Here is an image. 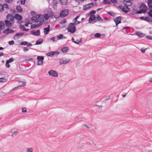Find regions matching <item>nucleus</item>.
Instances as JSON below:
<instances>
[{"label":"nucleus","mask_w":152,"mask_h":152,"mask_svg":"<svg viewBox=\"0 0 152 152\" xmlns=\"http://www.w3.org/2000/svg\"><path fill=\"white\" fill-rule=\"evenodd\" d=\"M141 149L143 152H152V142L148 143L146 146H142Z\"/></svg>","instance_id":"nucleus-1"},{"label":"nucleus","mask_w":152,"mask_h":152,"mask_svg":"<svg viewBox=\"0 0 152 152\" xmlns=\"http://www.w3.org/2000/svg\"><path fill=\"white\" fill-rule=\"evenodd\" d=\"M32 21H34V22H39L41 23L44 21L43 16L41 15H39L36 16V17L33 16L31 19Z\"/></svg>","instance_id":"nucleus-2"},{"label":"nucleus","mask_w":152,"mask_h":152,"mask_svg":"<svg viewBox=\"0 0 152 152\" xmlns=\"http://www.w3.org/2000/svg\"><path fill=\"white\" fill-rule=\"evenodd\" d=\"M76 26L73 23H70L67 27V31L68 32L71 34L74 33L76 31Z\"/></svg>","instance_id":"nucleus-3"},{"label":"nucleus","mask_w":152,"mask_h":152,"mask_svg":"<svg viewBox=\"0 0 152 152\" xmlns=\"http://www.w3.org/2000/svg\"><path fill=\"white\" fill-rule=\"evenodd\" d=\"M37 59L38 60L37 61V65H41L43 63V60L44 59V57L42 56H38L37 58Z\"/></svg>","instance_id":"nucleus-4"},{"label":"nucleus","mask_w":152,"mask_h":152,"mask_svg":"<svg viewBox=\"0 0 152 152\" xmlns=\"http://www.w3.org/2000/svg\"><path fill=\"white\" fill-rule=\"evenodd\" d=\"M94 6V4L92 3L85 5L83 7V9L86 10Z\"/></svg>","instance_id":"nucleus-5"},{"label":"nucleus","mask_w":152,"mask_h":152,"mask_svg":"<svg viewBox=\"0 0 152 152\" xmlns=\"http://www.w3.org/2000/svg\"><path fill=\"white\" fill-rule=\"evenodd\" d=\"M68 13V10H65L61 11L60 15L61 17H64L66 16Z\"/></svg>","instance_id":"nucleus-6"},{"label":"nucleus","mask_w":152,"mask_h":152,"mask_svg":"<svg viewBox=\"0 0 152 152\" xmlns=\"http://www.w3.org/2000/svg\"><path fill=\"white\" fill-rule=\"evenodd\" d=\"M48 73L50 75L54 77H57L58 75L56 71L52 70L49 71Z\"/></svg>","instance_id":"nucleus-7"},{"label":"nucleus","mask_w":152,"mask_h":152,"mask_svg":"<svg viewBox=\"0 0 152 152\" xmlns=\"http://www.w3.org/2000/svg\"><path fill=\"white\" fill-rule=\"evenodd\" d=\"M147 7L144 4H142L140 7V10H141L143 13L145 12L147 10Z\"/></svg>","instance_id":"nucleus-8"},{"label":"nucleus","mask_w":152,"mask_h":152,"mask_svg":"<svg viewBox=\"0 0 152 152\" xmlns=\"http://www.w3.org/2000/svg\"><path fill=\"white\" fill-rule=\"evenodd\" d=\"M14 17L11 14H8L7 16V20L10 22L13 21L14 20Z\"/></svg>","instance_id":"nucleus-9"},{"label":"nucleus","mask_w":152,"mask_h":152,"mask_svg":"<svg viewBox=\"0 0 152 152\" xmlns=\"http://www.w3.org/2000/svg\"><path fill=\"white\" fill-rule=\"evenodd\" d=\"M121 9L125 13H127L129 11V9L128 7V6L126 5L123 7H121Z\"/></svg>","instance_id":"nucleus-10"},{"label":"nucleus","mask_w":152,"mask_h":152,"mask_svg":"<svg viewBox=\"0 0 152 152\" xmlns=\"http://www.w3.org/2000/svg\"><path fill=\"white\" fill-rule=\"evenodd\" d=\"M23 34L22 33H17L14 35L13 37V39L15 40H17Z\"/></svg>","instance_id":"nucleus-11"},{"label":"nucleus","mask_w":152,"mask_h":152,"mask_svg":"<svg viewBox=\"0 0 152 152\" xmlns=\"http://www.w3.org/2000/svg\"><path fill=\"white\" fill-rule=\"evenodd\" d=\"M69 59L63 60V59H60L59 61L60 65L66 64L69 63L70 61Z\"/></svg>","instance_id":"nucleus-12"},{"label":"nucleus","mask_w":152,"mask_h":152,"mask_svg":"<svg viewBox=\"0 0 152 152\" xmlns=\"http://www.w3.org/2000/svg\"><path fill=\"white\" fill-rule=\"evenodd\" d=\"M14 32V30L10 28L6 29L3 31V33L6 34H8L11 33H13Z\"/></svg>","instance_id":"nucleus-13"},{"label":"nucleus","mask_w":152,"mask_h":152,"mask_svg":"<svg viewBox=\"0 0 152 152\" xmlns=\"http://www.w3.org/2000/svg\"><path fill=\"white\" fill-rule=\"evenodd\" d=\"M121 18L120 17H117L114 20L115 23V24L116 26H117L118 24L121 23Z\"/></svg>","instance_id":"nucleus-14"},{"label":"nucleus","mask_w":152,"mask_h":152,"mask_svg":"<svg viewBox=\"0 0 152 152\" xmlns=\"http://www.w3.org/2000/svg\"><path fill=\"white\" fill-rule=\"evenodd\" d=\"M43 30L44 33L45 35L48 34L50 30V26L48 25V27L44 28Z\"/></svg>","instance_id":"nucleus-15"},{"label":"nucleus","mask_w":152,"mask_h":152,"mask_svg":"<svg viewBox=\"0 0 152 152\" xmlns=\"http://www.w3.org/2000/svg\"><path fill=\"white\" fill-rule=\"evenodd\" d=\"M31 34L35 36H39L40 34V32L39 30L36 31H32L31 32Z\"/></svg>","instance_id":"nucleus-16"},{"label":"nucleus","mask_w":152,"mask_h":152,"mask_svg":"<svg viewBox=\"0 0 152 152\" xmlns=\"http://www.w3.org/2000/svg\"><path fill=\"white\" fill-rule=\"evenodd\" d=\"M14 17L15 19L18 21H20L22 19V16L18 14H15Z\"/></svg>","instance_id":"nucleus-17"},{"label":"nucleus","mask_w":152,"mask_h":152,"mask_svg":"<svg viewBox=\"0 0 152 152\" xmlns=\"http://www.w3.org/2000/svg\"><path fill=\"white\" fill-rule=\"evenodd\" d=\"M124 2L125 5L127 6H130L131 5V0H124Z\"/></svg>","instance_id":"nucleus-18"},{"label":"nucleus","mask_w":152,"mask_h":152,"mask_svg":"<svg viewBox=\"0 0 152 152\" xmlns=\"http://www.w3.org/2000/svg\"><path fill=\"white\" fill-rule=\"evenodd\" d=\"M19 83L20 85L18 86L17 87H15L13 89H12V91H13V90L16 89L18 87H22L26 85V83L24 82H20Z\"/></svg>","instance_id":"nucleus-19"},{"label":"nucleus","mask_w":152,"mask_h":152,"mask_svg":"<svg viewBox=\"0 0 152 152\" xmlns=\"http://www.w3.org/2000/svg\"><path fill=\"white\" fill-rule=\"evenodd\" d=\"M48 13L50 17L51 18H53L54 17V15L53 12L52 11V10L50 9L48 11Z\"/></svg>","instance_id":"nucleus-20"},{"label":"nucleus","mask_w":152,"mask_h":152,"mask_svg":"<svg viewBox=\"0 0 152 152\" xmlns=\"http://www.w3.org/2000/svg\"><path fill=\"white\" fill-rule=\"evenodd\" d=\"M42 25V23H39L37 24H33L31 26V28H34L36 27H38L39 26H40Z\"/></svg>","instance_id":"nucleus-21"},{"label":"nucleus","mask_w":152,"mask_h":152,"mask_svg":"<svg viewBox=\"0 0 152 152\" xmlns=\"http://www.w3.org/2000/svg\"><path fill=\"white\" fill-rule=\"evenodd\" d=\"M69 50V48L68 47H65L62 48L61 49V51L63 53H66Z\"/></svg>","instance_id":"nucleus-22"},{"label":"nucleus","mask_w":152,"mask_h":152,"mask_svg":"<svg viewBox=\"0 0 152 152\" xmlns=\"http://www.w3.org/2000/svg\"><path fill=\"white\" fill-rule=\"evenodd\" d=\"M5 23V24L6 25V26L8 27H10L12 26V24L10 22V21H9L7 20H5L4 21Z\"/></svg>","instance_id":"nucleus-23"},{"label":"nucleus","mask_w":152,"mask_h":152,"mask_svg":"<svg viewBox=\"0 0 152 152\" xmlns=\"http://www.w3.org/2000/svg\"><path fill=\"white\" fill-rule=\"evenodd\" d=\"M11 132L12 133V136H14L16 135L18 133V130L17 129L12 130Z\"/></svg>","instance_id":"nucleus-24"},{"label":"nucleus","mask_w":152,"mask_h":152,"mask_svg":"<svg viewBox=\"0 0 152 152\" xmlns=\"http://www.w3.org/2000/svg\"><path fill=\"white\" fill-rule=\"evenodd\" d=\"M148 3L149 8L152 9V0H148Z\"/></svg>","instance_id":"nucleus-25"},{"label":"nucleus","mask_w":152,"mask_h":152,"mask_svg":"<svg viewBox=\"0 0 152 152\" xmlns=\"http://www.w3.org/2000/svg\"><path fill=\"white\" fill-rule=\"evenodd\" d=\"M136 34L138 36L140 37H142L144 36V34H143L139 32H136Z\"/></svg>","instance_id":"nucleus-26"},{"label":"nucleus","mask_w":152,"mask_h":152,"mask_svg":"<svg viewBox=\"0 0 152 152\" xmlns=\"http://www.w3.org/2000/svg\"><path fill=\"white\" fill-rule=\"evenodd\" d=\"M96 18L95 16L94 15H91L90 16L89 19L88 21L89 22L90 21H92L94 20Z\"/></svg>","instance_id":"nucleus-27"},{"label":"nucleus","mask_w":152,"mask_h":152,"mask_svg":"<svg viewBox=\"0 0 152 152\" xmlns=\"http://www.w3.org/2000/svg\"><path fill=\"white\" fill-rule=\"evenodd\" d=\"M16 9L18 12L21 13L23 11V9L22 8L19 6H18L16 7Z\"/></svg>","instance_id":"nucleus-28"},{"label":"nucleus","mask_w":152,"mask_h":152,"mask_svg":"<svg viewBox=\"0 0 152 152\" xmlns=\"http://www.w3.org/2000/svg\"><path fill=\"white\" fill-rule=\"evenodd\" d=\"M7 81V79L4 77L0 78V82L5 83Z\"/></svg>","instance_id":"nucleus-29"},{"label":"nucleus","mask_w":152,"mask_h":152,"mask_svg":"<svg viewBox=\"0 0 152 152\" xmlns=\"http://www.w3.org/2000/svg\"><path fill=\"white\" fill-rule=\"evenodd\" d=\"M73 22L74 23H73L75 26L79 24L80 23V22L77 20H73Z\"/></svg>","instance_id":"nucleus-30"},{"label":"nucleus","mask_w":152,"mask_h":152,"mask_svg":"<svg viewBox=\"0 0 152 152\" xmlns=\"http://www.w3.org/2000/svg\"><path fill=\"white\" fill-rule=\"evenodd\" d=\"M61 3L63 5H65L67 3V0H60Z\"/></svg>","instance_id":"nucleus-31"},{"label":"nucleus","mask_w":152,"mask_h":152,"mask_svg":"<svg viewBox=\"0 0 152 152\" xmlns=\"http://www.w3.org/2000/svg\"><path fill=\"white\" fill-rule=\"evenodd\" d=\"M73 42L75 44H79L81 42V39H77L75 41H73Z\"/></svg>","instance_id":"nucleus-32"},{"label":"nucleus","mask_w":152,"mask_h":152,"mask_svg":"<svg viewBox=\"0 0 152 152\" xmlns=\"http://www.w3.org/2000/svg\"><path fill=\"white\" fill-rule=\"evenodd\" d=\"M57 52H50L48 53V56H53Z\"/></svg>","instance_id":"nucleus-33"},{"label":"nucleus","mask_w":152,"mask_h":152,"mask_svg":"<svg viewBox=\"0 0 152 152\" xmlns=\"http://www.w3.org/2000/svg\"><path fill=\"white\" fill-rule=\"evenodd\" d=\"M143 20H146V21H149L150 22H152V19H151L149 17H145V19H143Z\"/></svg>","instance_id":"nucleus-34"},{"label":"nucleus","mask_w":152,"mask_h":152,"mask_svg":"<svg viewBox=\"0 0 152 152\" xmlns=\"http://www.w3.org/2000/svg\"><path fill=\"white\" fill-rule=\"evenodd\" d=\"M96 18L97 19V20L98 21H99L100 22H102L103 21L102 19L99 16V15H97L96 17Z\"/></svg>","instance_id":"nucleus-35"},{"label":"nucleus","mask_w":152,"mask_h":152,"mask_svg":"<svg viewBox=\"0 0 152 152\" xmlns=\"http://www.w3.org/2000/svg\"><path fill=\"white\" fill-rule=\"evenodd\" d=\"M44 18L45 20H48L49 18V16L48 14H44V16H43V18Z\"/></svg>","instance_id":"nucleus-36"},{"label":"nucleus","mask_w":152,"mask_h":152,"mask_svg":"<svg viewBox=\"0 0 152 152\" xmlns=\"http://www.w3.org/2000/svg\"><path fill=\"white\" fill-rule=\"evenodd\" d=\"M27 152H33V149L32 148H28L27 149Z\"/></svg>","instance_id":"nucleus-37"},{"label":"nucleus","mask_w":152,"mask_h":152,"mask_svg":"<svg viewBox=\"0 0 152 152\" xmlns=\"http://www.w3.org/2000/svg\"><path fill=\"white\" fill-rule=\"evenodd\" d=\"M14 61V59L12 58H10L9 59L7 60L6 61L8 63H10Z\"/></svg>","instance_id":"nucleus-38"},{"label":"nucleus","mask_w":152,"mask_h":152,"mask_svg":"<svg viewBox=\"0 0 152 152\" xmlns=\"http://www.w3.org/2000/svg\"><path fill=\"white\" fill-rule=\"evenodd\" d=\"M43 42V41L42 40H38L36 42V45H39L41 43H42Z\"/></svg>","instance_id":"nucleus-39"},{"label":"nucleus","mask_w":152,"mask_h":152,"mask_svg":"<svg viewBox=\"0 0 152 152\" xmlns=\"http://www.w3.org/2000/svg\"><path fill=\"white\" fill-rule=\"evenodd\" d=\"M63 34H60L59 35H58L57 36V39L58 40H59V39H61L63 37Z\"/></svg>","instance_id":"nucleus-40"},{"label":"nucleus","mask_w":152,"mask_h":152,"mask_svg":"<svg viewBox=\"0 0 152 152\" xmlns=\"http://www.w3.org/2000/svg\"><path fill=\"white\" fill-rule=\"evenodd\" d=\"M108 14L111 16H114L115 15V13L112 12H107Z\"/></svg>","instance_id":"nucleus-41"},{"label":"nucleus","mask_w":152,"mask_h":152,"mask_svg":"<svg viewBox=\"0 0 152 152\" xmlns=\"http://www.w3.org/2000/svg\"><path fill=\"white\" fill-rule=\"evenodd\" d=\"M27 42L26 41H23L20 43L21 45H26L27 44Z\"/></svg>","instance_id":"nucleus-42"},{"label":"nucleus","mask_w":152,"mask_h":152,"mask_svg":"<svg viewBox=\"0 0 152 152\" xmlns=\"http://www.w3.org/2000/svg\"><path fill=\"white\" fill-rule=\"evenodd\" d=\"M148 15L151 17L152 18V10H150V11L148 12Z\"/></svg>","instance_id":"nucleus-43"},{"label":"nucleus","mask_w":152,"mask_h":152,"mask_svg":"<svg viewBox=\"0 0 152 152\" xmlns=\"http://www.w3.org/2000/svg\"><path fill=\"white\" fill-rule=\"evenodd\" d=\"M94 36L96 37L99 38L101 36V35L99 33H96L95 34Z\"/></svg>","instance_id":"nucleus-44"},{"label":"nucleus","mask_w":152,"mask_h":152,"mask_svg":"<svg viewBox=\"0 0 152 152\" xmlns=\"http://www.w3.org/2000/svg\"><path fill=\"white\" fill-rule=\"evenodd\" d=\"M4 10V8L3 6L0 4V11H2Z\"/></svg>","instance_id":"nucleus-45"},{"label":"nucleus","mask_w":152,"mask_h":152,"mask_svg":"<svg viewBox=\"0 0 152 152\" xmlns=\"http://www.w3.org/2000/svg\"><path fill=\"white\" fill-rule=\"evenodd\" d=\"M9 44L10 45H13L14 44V42L13 41L11 40V41H9L8 42Z\"/></svg>","instance_id":"nucleus-46"},{"label":"nucleus","mask_w":152,"mask_h":152,"mask_svg":"<svg viewBox=\"0 0 152 152\" xmlns=\"http://www.w3.org/2000/svg\"><path fill=\"white\" fill-rule=\"evenodd\" d=\"M3 7H4L5 8L8 9V5L7 4H3Z\"/></svg>","instance_id":"nucleus-47"},{"label":"nucleus","mask_w":152,"mask_h":152,"mask_svg":"<svg viewBox=\"0 0 152 152\" xmlns=\"http://www.w3.org/2000/svg\"><path fill=\"white\" fill-rule=\"evenodd\" d=\"M66 22V19H64L61 21V24L64 23Z\"/></svg>","instance_id":"nucleus-48"},{"label":"nucleus","mask_w":152,"mask_h":152,"mask_svg":"<svg viewBox=\"0 0 152 152\" xmlns=\"http://www.w3.org/2000/svg\"><path fill=\"white\" fill-rule=\"evenodd\" d=\"M6 66L7 68H9L10 67V65L9 64V63L7 61H6Z\"/></svg>","instance_id":"nucleus-49"},{"label":"nucleus","mask_w":152,"mask_h":152,"mask_svg":"<svg viewBox=\"0 0 152 152\" xmlns=\"http://www.w3.org/2000/svg\"><path fill=\"white\" fill-rule=\"evenodd\" d=\"M146 38L150 40H152V36H146Z\"/></svg>","instance_id":"nucleus-50"},{"label":"nucleus","mask_w":152,"mask_h":152,"mask_svg":"<svg viewBox=\"0 0 152 152\" xmlns=\"http://www.w3.org/2000/svg\"><path fill=\"white\" fill-rule=\"evenodd\" d=\"M7 3H11L12 2L13 0H4Z\"/></svg>","instance_id":"nucleus-51"},{"label":"nucleus","mask_w":152,"mask_h":152,"mask_svg":"<svg viewBox=\"0 0 152 152\" xmlns=\"http://www.w3.org/2000/svg\"><path fill=\"white\" fill-rule=\"evenodd\" d=\"M21 3L22 4H24L25 3V0H20Z\"/></svg>","instance_id":"nucleus-52"},{"label":"nucleus","mask_w":152,"mask_h":152,"mask_svg":"<svg viewBox=\"0 0 152 152\" xmlns=\"http://www.w3.org/2000/svg\"><path fill=\"white\" fill-rule=\"evenodd\" d=\"M143 13V12H142V11H141V10H140V11H138L137 12H136V14H140V13Z\"/></svg>","instance_id":"nucleus-53"},{"label":"nucleus","mask_w":152,"mask_h":152,"mask_svg":"<svg viewBox=\"0 0 152 152\" xmlns=\"http://www.w3.org/2000/svg\"><path fill=\"white\" fill-rule=\"evenodd\" d=\"M23 50L24 52H26L28 50V48H26L25 47H24L23 48Z\"/></svg>","instance_id":"nucleus-54"},{"label":"nucleus","mask_w":152,"mask_h":152,"mask_svg":"<svg viewBox=\"0 0 152 152\" xmlns=\"http://www.w3.org/2000/svg\"><path fill=\"white\" fill-rule=\"evenodd\" d=\"M91 144L93 146H96V143H95L94 142H92L91 143Z\"/></svg>","instance_id":"nucleus-55"},{"label":"nucleus","mask_w":152,"mask_h":152,"mask_svg":"<svg viewBox=\"0 0 152 152\" xmlns=\"http://www.w3.org/2000/svg\"><path fill=\"white\" fill-rule=\"evenodd\" d=\"M22 111L23 112H26L27 111V110L26 108H23L22 109Z\"/></svg>","instance_id":"nucleus-56"},{"label":"nucleus","mask_w":152,"mask_h":152,"mask_svg":"<svg viewBox=\"0 0 152 152\" xmlns=\"http://www.w3.org/2000/svg\"><path fill=\"white\" fill-rule=\"evenodd\" d=\"M103 3L105 4H107L108 2V0H103Z\"/></svg>","instance_id":"nucleus-57"},{"label":"nucleus","mask_w":152,"mask_h":152,"mask_svg":"<svg viewBox=\"0 0 152 152\" xmlns=\"http://www.w3.org/2000/svg\"><path fill=\"white\" fill-rule=\"evenodd\" d=\"M110 1L114 3H117L116 0H110Z\"/></svg>","instance_id":"nucleus-58"},{"label":"nucleus","mask_w":152,"mask_h":152,"mask_svg":"<svg viewBox=\"0 0 152 152\" xmlns=\"http://www.w3.org/2000/svg\"><path fill=\"white\" fill-rule=\"evenodd\" d=\"M146 49H145L143 48H141V51L142 53H144L145 52V51Z\"/></svg>","instance_id":"nucleus-59"},{"label":"nucleus","mask_w":152,"mask_h":152,"mask_svg":"<svg viewBox=\"0 0 152 152\" xmlns=\"http://www.w3.org/2000/svg\"><path fill=\"white\" fill-rule=\"evenodd\" d=\"M50 40L53 42H54L55 41V38L54 37L51 38H50Z\"/></svg>","instance_id":"nucleus-60"},{"label":"nucleus","mask_w":152,"mask_h":152,"mask_svg":"<svg viewBox=\"0 0 152 152\" xmlns=\"http://www.w3.org/2000/svg\"><path fill=\"white\" fill-rule=\"evenodd\" d=\"M80 16H77L76 17L74 18L73 20H77L79 18Z\"/></svg>","instance_id":"nucleus-61"},{"label":"nucleus","mask_w":152,"mask_h":152,"mask_svg":"<svg viewBox=\"0 0 152 152\" xmlns=\"http://www.w3.org/2000/svg\"><path fill=\"white\" fill-rule=\"evenodd\" d=\"M96 12L95 11L92 10L91 11V14H95V13Z\"/></svg>","instance_id":"nucleus-62"},{"label":"nucleus","mask_w":152,"mask_h":152,"mask_svg":"<svg viewBox=\"0 0 152 152\" xmlns=\"http://www.w3.org/2000/svg\"><path fill=\"white\" fill-rule=\"evenodd\" d=\"M53 4L54 5H56L57 4V2L54 1H53Z\"/></svg>","instance_id":"nucleus-63"},{"label":"nucleus","mask_w":152,"mask_h":152,"mask_svg":"<svg viewBox=\"0 0 152 152\" xmlns=\"http://www.w3.org/2000/svg\"><path fill=\"white\" fill-rule=\"evenodd\" d=\"M149 81L150 82H152V77L149 78Z\"/></svg>","instance_id":"nucleus-64"}]
</instances>
